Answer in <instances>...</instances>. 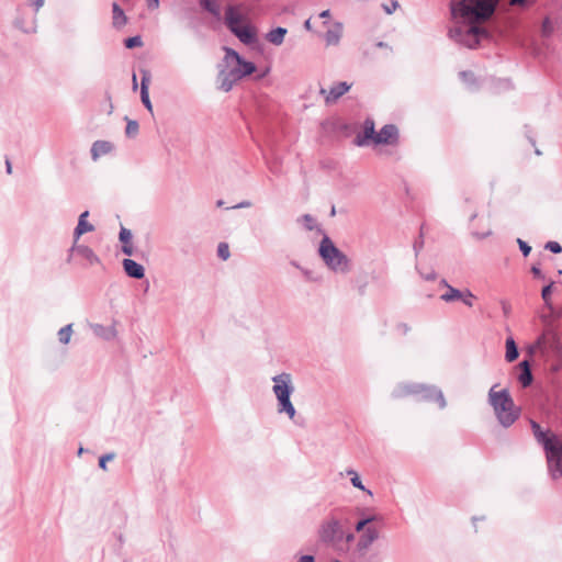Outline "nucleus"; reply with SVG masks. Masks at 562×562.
<instances>
[{"label":"nucleus","mask_w":562,"mask_h":562,"mask_svg":"<svg viewBox=\"0 0 562 562\" xmlns=\"http://www.w3.org/2000/svg\"><path fill=\"white\" fill-rule=\"evenodd\" d=\"M92 160L97 161L100 157L105 155V140H97L91 147Z\"/></svg>","instance_id":"obj_25"},{"label":"nucleus","mask_w":562,"mask_h":562,"mask_svg":"<svg viewBox=\"0 0 562 562\" xmlns=\"http://www.w3.org/2000/svg\"><path fill=\"white\" fill-rule=\"evenodd\" d=\"M379 539V531L375 527L368 526L360 535L357 549L360 552H366L370 549L374 541Z\"/></svg>","instance_id":"obj_14"},{"label":"nucleus","mask_w":562,"mask_h":562,"mask_svg":"<svg viewBox=\"0 0 562 562\" xmlns=\"http://www.w3.org/2000/svg\"><path fill=\"white\" fill-rule=\"evenodd\" d=\"M299 562H315V559L313 555L306 554V555H302L300 558Z\"/></svg>","instance_id":"obj_54"},{"label":"nucleus","mask_w":562,"mask_h":562,"mask_svg":"<svg viewBox=\"0 0 562 562\" xmlns=\"http://www.w3.org/2000/svg\"><path fill=\"white\" fill-rule=\"evenodd\" d=\"M99 467L102 469V470H105V453L101 454L99 457Z\"/></svg>","instance_id":"obj_55"},{"label":"nucleus","mask_w":562,"mask_h":562,"mask_svg":"<svg viewBox=\"0 0 562 562\" xmlns=\"http://www.w3.org/2000/svg\"><path fill=\"white\" fill-rule=\"evenodd\" d=\"M552 31L551 22L549 19H546L542 24V32L546 36H548Z\"/></svg>","instance_id":"obj_46"},{"label":"nucleus","mask_w":562,"mask_h":562,"mask_svg":"<svg viewBox=\"0 0 562 562\" xmlns=\"http://www.w3.org/2000/svg\"><path fill=\"white\" fill-rule=\"evenodd\" d=\"M140 99H142V102H143L144 106L149 112H153V105H151V102H150V99H149V92L145 91V90L143 92H140Z\"/></svg>","instance_id":"obj_43"},{"label":"nucleus","mask_w":562,"mask_h":562,"mask_svg":"<svg viewBox=\"0 0 562 562\" xmlns=\"http://www.w3.org/2000/svg\"><path fill=\"white\" fill-rule=\"evenodd\" d=\"M351 88V85L346 81H340L334 85L329 91L325 88H321L319 93L325 97L326 104H330L336 102L341 95L348 92Z\"/></svg>","instance_id":"obj_13"},{"label":"nucleus","mask_w":562,"mask_h":562,"mask_svg":"<svg viewBox=\"0 0 562 562\" xmlns=\"http://www.w3.org/2000/svg\"><path fill=\"white\" fill-rule=\"evenodd\" d=\"M30 4L34 7L35 11L37 12L44 5V0H32Z\"/></svg>","instance_id":"obj_50"},{"label":"nucleus","mask_w":562,"mask_h":562,"mask_svg":"<svg viewBox=\"0 0 562 562\" xmlns=\"http://www.w3.org/2000/svg\"><path fill=\"white\" fill-rule=\"evenodd\" d=\"M462 292L463 291H460L459 289H456L451 285V286H448L446 293L441 294L440 299L443 302L450 303V302L461 299Z\"/></svg>","instance_id":"obj_24"},{"label":"nucleus","mask_w":562,"mask_h":562,"mask_svg":"<svg viewBox=\"0 0 562 562\" xmlns=\"http://www.w3.org/2000/svg\"><path fill=\"white\" fill-rule=\"evenodd\" d=\"M395 398L406 396H414L417 401L423 402H437L440 409L447 406L446 398L442 391L436 385H428L423 383H401L392 392Z\"/></svg>","instance_id":"obj_4"},{"label":"nucleus","mask_w":562,"mask_h":562,"mask_svg":"<svg viewBox=\"0 0 562 562\" xmlns=\"http://www.w3.org/2000/svg\"><path fill=\"white\" fill-rule=\"evenodd\" d=\"M547 250H550L553 254L562 252V246L558 241H548L544 246Z\"/></svg>","instance_id":"obj_41"},{"label":"nucleus","mask_w":562,"mask_h":562,"mask_svg":"<svg viewBox=\"0 0 562 562\" xmlns=\"http://www.w3.org/2000/svg\"><path fill=\"white\" fill-rule=\"evenodd\" d=\"M398 142V128L394 124H385L375 136L376 145H395Z\"/></svg>","instance_id":"obj_12"},{"label":"nucleus","mask_w":562,"mask_h":562,"mask_svg":"<svg viewBox=\"0 0 562 562\" xmlns=\"http://www.w3.org/2000/svg\"><path fill=\"white\" fill-rule=\"evenodd\" d=\"M58 340L63 345L69 344L72 336V324H68L58 330Z\"/></svg>","instance_id":"obj_26"},{"label":"nucleus","mask_w":562,"mask_h":562,"mask_svg":"<svg viewBox=\"0 0 562 562\" xmlns=\"http://www.w3.org/2000/svg\"><path fill=\"white\" fill-rule=\"evenodd\" d=\"M341 526L338 519L330 518L323 522L319 530V539L325 543H333L341 538Z\"/></svg>","instance_id":"obj_10"},{"label":"nucleus","mask_w":562,"mask_h":562,"mask_svg":"<svg viewBox=\"0 0 562 562\" xmlns=\"http://www.w3.org/2000/svg\"><path fill=\"white\" fill-rule=\"evenodd\" d=\"M400 7V3L397 0H391L390 4H382V8L386 14H392L394 11H396Z\"/></svg>","instance_id":"obj_42"},{"label":"nucleus","mask_w":562,"mask_h":562,"mask_svg":"<svg viewBox=\"0 0 562 562\" xmlns=\"http://www.w3.org/2000/svg\"><path fill=\"white\" fill-rule=\"evenodd\" d=\"M299 222H301L307 231H313L315 228V218L310 214L302 215L299 218Z\"/></svg>","instance_id":"obj_35"},{"label":"nucleus","mask_w":562,"mask_h":562,"mask_svg":"<svg viewBox=\"0 0 562 562\" xmlns=\"http://www.w3.org/2000/svg\"><path fill=\"white\" fill-rule=\"evenodd\" d=\"M543 344V337L538 338L536 345L537 347H540Z\"/></svg>","instance_id":"obj_63"},{"label":"nucleus","mask_w":562,"mask_h":562,"mask_svg":"<svg viewBox=\"0 0 562 562\" xmlns=\"http://www.w3.org/2000/svg\"><path fill=\"white\" fill-rule=\"evenodd\" d=\"M318 252L325 265L334 272L346 273L350 270L348 257L335 246L328 236L322 238Z\"/></svg>","instance_id":"obj_6"},{"label":"nucleus","mask_w":562,"mask_h":562,"mask_svg":"<svg viewBox=\"0 0 562 562\" xmlns=\"http://www.w3.org/2000/svg\"><path fill=\"white\" fill-rule=\"evenodd\" d=\"M397 329L402 333V334H407L409 331V326L405 323H402V324H398L397 326Z\"/></svg>","instance_id":"obj_53"},{"label":"nucleus","mask_w":562,"mask_h":562,"mask_svg":"<svg viewBox=\"0 0 562 562\" xmlns=\"http://www.w3.org/2000/svg\"><path fill=\"white\" fill-rule=\"evenodd\" d=\"M110 336L115 337L116 330L114 328L109 329L108 328V339H110Z\"/></svg>","instance_id":"obj_59"},{"label":"nucleus","mask_w":562,"mask_h":562,"mask_svg":"<svg viewBox=\"0 0 562 562\" xmlns=\"http://www.w3.org/2000/svg\"><path fill=\"white\" fill-rule=\"evenodd\" d=\"M68 260H75L83 267H90L100 262V259L94 255L91 248L85 245H79L76 241H74L69 250Z\"/></svg>","instance_id":"obj_9"},{"label":"nucleus","mask_w":562,"mask_h":562,"mask_svg":"<svg viewBox=\"0 0 562 562\" xmlns=\"http://www.w3.org/2000/svg\"><path fill=\"white\" fill-rule=\"evenodd\" d=\"M224 63L235 61L239 66L243 78L256 71V65L252 61L245 60L235 49L224 47Z\"/></svg>","instance_id":"obj_11"},{"label":"nucleus","mask_w":562,"mask_h":562,"mask_svg":"<svg viewBox=\"0 0 562 562\" xmlns=\"http://www.w3.org/2000/svg\"><path fill=\"white\" fill-rule=\"evenodd\" d=\"M132 232L128 228L121 226L119 239L122 243V245L132 244Z\"/></svg>","instance_id":"obj_33"},{"label":"nucleus","mask_w":562,"mask_h":562,"mask_svg":"<svg viewBox=\"0 0 562 562\" xmlns=\"http://www.w3.org/2000/svg\"><path fill=\"white\" fill-rule=\"evenodd\" d=\"M124 272L133 279H143L145 277V268L133 259L125 258L122 261Z\"/></svg>","instance_id":"obj_16"},{"label":"nucleus","mask_w":562,"mask_h":562,"mask_svg":"<svg viewBox=\"0 0 562 562\" xmlns=\"http://www.w3.org/2000/svg\"><path fill=\"white\" fill-rule=\"evenodd\" d=\"M126 121H127L126 127H125L126 136L130 138L136 137L138 134V131H139V125H138L137 121L128 120L127 117H126Z\"/></svg>","instance_id":"obj_28"},{"label":"nucleus","mask_w":562,"mask_h":562,"mask_svg":"<svg viewBox=\"0 0 562 562\" xmlns=\"http://www.w3.org/2000/svg\"><path fill=\"white\" fill-rule=\"evenodd\" d=\"M520 373L518 375V381L521 383L524 387L529 386L532 383L533 376L531 373L530 363L528 360H524L519 363Z\"/></svg>","instance_id":"obj_19"},{"label":"nucleus","mask_w":562,"mask_h":562,"mask_svg":"<svg viewBox=\"0 0 562 562\" xmlns=\"http://www.w3.org/2000/svg\"><path fill=\"white\" fill-rule=\"evenodd\" d=\"M146 1H147V7L150 10H155L159 7V0H146Z\"/></svg>","instance_id":"obj_51"},{"label":"nucleus","mask_w":562,"mask_h":562,"mask_svg":"<svg viewBox=\"0 0 562 562\" xmlns=\"http://www.w3.org/2000/svg\"><path fill=\"white\" fill-rule=\"evenodd\" d=\"M494 385L488 392V403L493 407L498 423L504 427H510L519 417L520 409L516 407L507 389L495 391Z\"/></svg>","instance_id":"obj_3"},{"label":"nucleus","mask_w":562,"mask_h":562,"mask_svg":"<svg viewBox=\"0 0 562 562\" xmlns=\"http://www.w3.org/2000/svg\"><path fill=\"white\" fill-rule=\"evenodd\" d=\"M517 244L519 246L520 251L522 252L524 257L529 256L531 251V247L522 239L518 238Z\"/></svg>","instance_id":"obj_44"},{"label":"nucleus","mask_w":562,"mask_h":562,"mask_svg":"<svg viewBox=\"0 0 562 562\" xmlns=\"http://www.w3.org/2000/svg\"><path fill=\"white\" fill-rule=\"evenodd\" d=\"M304 27H305L307 31H311V30H312V25H311V20H310V19H308V20H306V21L304 22Z\"/></svg>","instance_id":"obj_60"},{"label":"nucleus","mask_w":562,"mask_h":562,"mask_svg":"<svg viewBox=\"0 0 562 562\" xmlns=\"http://www.w3.org/2000/svg\"><path fill=\"white\" fill-rule=\"evenodd\" d=\"M379 519L378 516L375 515H372V516H367L362 519H360L356 526H355V529L357 532H363V530L369 526V524L373 522V521H376Z\"/></svg>","instance_id":"obj_29"},{"label":"nucleus","mask_w":562,"mask_h":562,"mask_svg":"<svg viewBox=\"0 0 562 562\" xmlns=\"http://www.w3.org/2000/svg\"><path fill=\"white\" fill-rule=\"evenodd\" d=\"M531 429L537 442L544 449L551 476L554 480L562 476V439L550 430H543L535 420H531Z\"/></svg>","instance_id":"obj_2"},{"label":"nucleus","mask_w":562,"mask_h":562,"mask_svg":"<svg viewBox=\"0 0 562 562\" xmlns=\"http://www.w3.org/2000/svg\"><path fill=\"white\" fill-rule=\"evenodd\" d=\"M243 15L233 7L228 5L225 11V24L227 29L245 45H252L257 42V33L250 24H241Z\"/></svg>","instance_id":"obj_7"},{"label":"nucleus","mask_w":562,"mask_h":562,"mask_svg":"<svg viewBox=\"0 0 562 562\" xmlns=\"http://www.w3.org/2000/svg\"><path fill=\"white\" fill-rule=\"evenodd\" d=\"M112 13L113 26L117 30L122 29L126 24L127 18L124 11L120 8V5L116 2L112 4Z\"/></svg>","instance_id":"obj_20"},{"label":"nucleus","mask_w":562,"mask_h":562,"mask_svg":"<svg viewBox=\"0 0 562 562\" xmlns=\"http://www.w3.org/2000/svg\"><path fill=\"white\" fill-rule=\"evenodd\" d=\"M531 273L536 277V278H541L543 279V274H542V271L539 267L537 266H532L531 267Z\"/></svg>","instance_id":"obj_48"},{"label":"nucleus","mask_w":562,"mask_h":562,"mask_svg":"<svg viewBox=\"0 0 562 562\" xmlns=\"http://www.w3.org/2000/svg\"><path fill=\"white\" fill-rule=\"evenodd\" d=\"M122 252L126 256H133L134 255L133 244L122 245Z\"/></svg>","instance_id":"obj_47"},{"label":"nucleus","mask_w":562,"mask_h":562,"mask_svg":"<svg viewBox=\"0 0 562 562\" xmlns=\"http://www.w3.org/2000/svg\"><path fill=\"white\" fill-rule=\"evenodd\" d=\"M319 18L322 19H328L330 18V11L329 10H324L319 13Z\"/></svg>","instance_id":"obj_57"},{"label":"nucleus","mask_w":562,"mask_h":562,"mask_svg":"<svg viewBox=\"0 0 562 562\" xmlns=\"http://www.w3.org/2000/svg\"><path fill=\"white\" fill-rule=\"evenodd\" d=\"M499 0H452L451 15L462 19V23L451 27L448 36L458 45L476 48L484 40H488V30L481 24L491 19Z\"/></svg>","instance_id":"obj_1"},{"label":"nucleus","mask_w":562,"mask_h":562,"mask_svg":"<svg viewBox=\"0 0 562 562\" xmlns=\"http://www.w3.org/2000/svg\"><path fill=\"white\" fill-rule=\"evenodd\" d=\"M441 286H445L446 289H448V286H451L446 279H442L439 283Z\"/></svg>","instance_id":"obj_61"},{"label":"nucleus","mask_w":562,"mask_h":562,"mask_svg":"<svg viewBox=\"0 0 562 562\" xmlns=\"http://www.w3.org/2000/svg\"><path fill=\"white\" fill-rule=\"evenodd\" d=\"M83 452H88V450H86L82 447H80L79 450H78V454L81 456Z\"/></svg>","instance_id":"obj_64"},{"label":"nucleus","mask_w":562,"mask_h":562,"mask_svg":"<svg viewBox=\"0 0 562 562\" xmlns=\"http://www.w3.org/2000/svg\"><path fill=\"white\" fill-rule=\"evenodd\" d=\"M416 270L418 271L419 276L426 280V281H434L437 278V273L434 269H429L428 271H423L418 265H416Z\"/></svg>","instance_id":"obj_37"},{"label":"nucleus","mask_w":562,"mask_h":562,"mask_svg":"<svg viewBox=\"0 0 562 562\" xmlns=\"http://www.w3.org/2000/svg\"><path fill=\"white\" fill-rule=\"evenodd\" d=\"M126 519V515L124 513H120L119 510L116 513H113L111 516L112 526L116 525L119 528L125 525Z\"/></svg>","instance_id":"obj_34"},{"label":"nucleus","mask_w":562,"mask_h":562,"mask_svg":"<svg viewBox=\"0 0 562 562\" xmlns=\"http://www.w3.org/2000/svg\"><path fill=\"white\" fill-rule=\"evenodd\" d=\"M217 255L223 260H227L229 258V248L228 245L225 243H221L217 247Z\"/></svg>","instance_id":"obj_40"},{"label":"nucleus","mask_w":562,"mask_h":562,"mask_svg":"<svg viewBox=\"0 0 562 562\" xmlns=\"http://www.w3.org/2000/svg\"><path fill=\"white\" fill-rule=\"evenodd\" d=\"M272 391L278 400V412L285 413L290 419L295 416V408L291 402V395L294 392L292 378L290 373L282 372L272 378Z\"/></svg>","instance_id":"obj_5"},{"label":"nucleus","mask_w":562,"mask_h":562,"mask_svg":"<svg viewBox=\"0 0 562 562\" xmlns=\"http://www.w3.org/2000/svg\"><path fill=\"white\" fill-rule=\"evenodd\" d=\"M374 126V121L368 117L363 123V134L357 135L355 138V144L357 146H364L369 140H372L375 144L376 132Z\"/></svg>","instance_id":"obj_15"},{"label":"nucleus","mask_w":562,"mask_h":562,"mask_svg":"<svg viewBox=\"0 0 562 562\" xmlns=\"http://www.w3.org/2000/svg\"><path fill=\"white\" fill-rule=\"evenodd\" d=\"M218 88L228 92L233 87L243 79L239 66L235 61L225 63V68L218 72Z\"/></svg>","instance_id":"obj_8"},{"label":"nucleus","mask_w":562,"mask_h":562,"mask_svg":"<svg viewBox=\"0 0 562 562\" xmlns=\"http://www.w3.org/2000/svg\"><path fill=\"white\" fill-rule=\"evenodd\" d=\"M286 29L278 26L276 29H272L270 32L267 33L266 40L276 45L279 46L283 43L284 36L286 34Z\"/></svg>","instance_id":"obj_21"},{"label":"nucleus","mask_w":562,"mask_h":562,"mask_svg":"<svg viewBox=\"0 0 562 562\" xmlns=\"http://www.w3.org/2000/svg\"><path fill=\"white\" fill-rule=\"evenodd\" d=\"M552 286H553V282H550L548 285L543 286L542 288V291H541V296L542 299L548 302L550 296H551V293H552Z\"/></svg>","instance_id":"obj_45"},{"label":"nucleus","mask_w":562,"mask_h":562,"mask_svg":"<svg viewBox=\"0 0 562 562\" xmlns=\"http://www.w3.org/2000/svg\"><path fill=\"white\" fill-rule=\"evenodd\" d=\"M461 80L470 88L475 89L477 87L474 74L470 70H463L459 74Z\"/></svg>","instance_id":"obj_27"},{"label":"nucleus","mask_w":562,"mask_h":562,"mask_svg":"<svg viewBox=\"0 0 562 562\" xmlns=\"http://www.w3.org/2000/svg\"><path fill=\"white\" fill-rule=\"evenodd\" d=\"M342 35V23L335 22L333 27L325 33V42L327 46L338 45Z\"/></svg>","instance_id":"obj_18"},{"label":"nucleus","mask_w":562,"mask_h":562,"mask_svg":"<svg viewBox=\"0 0 562 562\" xmlns=\"http://www.w3.org/2000/svg\"><path fill=\"white\" fill-rule=\"evenodd\" d=\"M89 212L85 211L80 214L78 224L74 231V241L78 243L81 235L92 232L94 226L88 222Z\"/></svg>","instance_id":"obj_17"},{"label":"nucleus","mask_w":562,"mask_h":562,"mask_svg":"<svg viewBox=\"0 0 562 562\" xmlns=\"http://www.w3.org/2000/svg\"><path fill=\"white\" fill-rule=\"evenodd\" d=\"M528 0H509V5L512 7H524L526 5Z\"/></svg>","instance_id":"obj_49"},{"label":"nucleus","mask_w":562,"mask_h":562,"mask_svg":"<svg viewBox=\"0 0 562 562\" xmlns=\"http://www.w3.org/2000/svg\"><path fill=\"white\" fill-rule=\"evenodd\" d=\"M491 234H492V232H491V231H487V232L482 233V234H480V233H474V236H475L476 238H479V239H483V238L488 237Z\"/></svg>","instance_id":"obj_56"},{"label":"nucleus","mask_w":562,"mask_h":562,"mask_svg":"<svg viewBox=\"0 0 562 562\" xmlns=\"http://www.w3.org/2000/svg\"><path fill=\"white\" fill-rule=\"evenodd\" d=\"M424 248V225L420 226L419 236L415 239L413 244V249L415 252V257L417 258L422 249Z\"/></svg>","instance_id":"obj_32"},{"label":"nucleus","mask_w":562,"mask_h":562,"mask_svg":"<svg viewBox=\"0 0 562 562\" xmlns=\"http://www.w3.org/2000/svg\"><path fill=\"white\" fill-rule=\"evenodd\" d=\"M5 166H7V172L11 173L12 172V167H11V162L9 160L5 161Z\"/></svg>","instance_id":"obj_62"},{"label":"nucleus","mask_w":562,"mask_h":562,"mask_svg":"<svg viewBox=\"0 0 562 562\" xmlns=\"http://www.w3.org/2000/svg\"><path fill=\"white\" fill-rule=\"evenodd\" d=\"M347 475L350 476V482L352 484V486H355L356 488H359L361 491H367L366 487L363 486L358 473L350 469V470H347Z\"/></svg>","instance_id":"obj_31"},{"label":"nucleus","mask_w":562,"mask_h":562,"mask_svg":"<svg viewBox=\"0 0 562 562\" xmlns=\"http://www.w3.org/2000/svg\"><path fill=\"white\" fill-rule=\"evenodd\" d=\"M126 48L140 47L143 45L142 37L139 35L128 37L124 41Z\"/></svg>","instance_id":"obj_36"},{"label":"nucleus","mask_w":562,"mask_h":562,"mask_svg":"<svg viewBox=\"0 0 562 562\" xmlns=\"http://www.w3.org/2000/svg\"><path fill=\"white\" fill-rule=\"evenodd\" d=\"M303 274L306 277L307 280H312V272L307 269H302Z\"/></svg>","instance_id":"obj_58"},{"label":"nucleus","mask_w":562,"mask_h":562,"mask_svg":"<svg viewBox=\"0 0 562 562\" xmlns=\"http://www.w3.org/2000/svg\"><path fill=\"white\" fill-rule=\"evenodd\" d=\"M151 75L148 70H142L140 92L148 91Z\"/></svg>","instance_id":"obj_38"},{"label":"nucleus","mask_w":562,"mask_h":562,"mask_svg":"<svg viewBox=\"0 0 562 562\" xmlns=\"http://www.w3.org/2000/svg\"><path fill=\"white\" fill-rule=\"evenodd\" d=\"M505 346H506V353H505L506 361L507 362L515 361L519 356V351H518V347H517L514 338L508 337L506 339Z\"/></svg>","instance_id":"obj_22"},{"label":"nucleus","mask_w":562,"mask_h":562,"mask_svg":"<svg viewBox=\"0 0 562 562\" xmlns=\"http://www.w3.org/2000/svg\"><path fill=\"white\" fill-rule=\"evenodd\" d=\"M88 329L92 333L93 336L103 338L105 336V328L101 324L87 323Z\"/></svg>","instance_id":"obj_30"},{"label":"nucleus","mask_w":562,"mask_h":562,"mask_svg":"<svg viewBox=\"0 0 562 562\" xmlns=\"http://www.w3.org/2000/svg\"><path fill=\"white\" fill-rule=\"evenodd\" d=\"M251 202L250 201H241L238 204L234 205L232 209H244V207H250Z\"/></svg>","instance_id":"obj_52"},{"label":"nucleus","mask_w":562,"mask_h":562,"mask_svg":"<svg viewBox=\"0 0 562 562\" xmlns=\"http://www.w3.org/2000/svg\"><path fill=\"white\" fill-rule=\"evenodd\" d=\"M474 299V294L469 289H467L462 292V296L459 300L462 301L467 306L472 307Z\"/></svg>","instance_id":"obj_39"},{"label":"nucleus","mask_w":562,"mask_h":562,"mask_svg":"<svg viewBox=\"0 0 562 562\" xmlns=\"http://www.w3.org/2000/svg\"><path fill=\"white\" fill-rule=\"evenodd\" d=\"M200 5L215 18L221 16V9L216 0H200Z\"/></svg>","instance_id":"obj_23"}]
</instances>
